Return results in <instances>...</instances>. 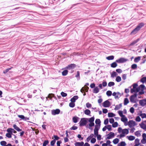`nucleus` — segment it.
<instances>
[{
    "mask_svg": "<svg viewBox=\"0 0 146 146\" xmlns=\"http://www.w3.org/2000/svg\"><path fill=\"white\" fill-rule=\"evenodd\" d=\"M138 85L137 84H134L133 85V88L131 90V93L133 92H137L140 90L143 91L144 88L145 86L143 85H141L139 87H137Z\"/></svg>",
    "mask_w": 146,
    "mask_h": 146,
    "instance_id": "nucleus-1",
    "label": "nucleus"
},
{
    "mask_svg": "<svg viewBox=\"0 0 146 146\" xmlns=\"http://www.w3.org/2000/svg\"><path fill=\"white\" fill-rule=\"evenodd\" d=\"M129 129H122V128L119 127L118 129V131L119 133H121L119 135H118L117 137L119 138L125 137L126 135L128 134L129 133Z\"/></svg>",
    "mask_w": 146,
    "mask_h": 146,
    "instance_id": "nucleus-2",
    "label": "nucleus"
},
{
    "mask_svg": "<svg viewBox=\"0 0 146 146\" xmlns=\"http://www.w3.org/2000/svg\"><path fill=\"white\" fill-rule=\"evenodd\" d=\"M88 119L86 118H82L80 121V126H84L86 125L87 123V120H88Z\"/></svg>",
    "mask_w": 146,
    "mask_h": 146,
    "instance_id": "nucleus-3",
    "label": "nucleus"
},
{
    "mask_svg": "<svg viewBox=\"0 0 146 146\" xmlns=\"http://www.w3.org/2000/svg\"><path fill=\"white\" fill-rule=\"evenodd\" d=\"M128 60L124 58H121L116 60V62L118 63H122L128 61Z\"/></svg>",
    "mask_w": 146,
    "mask_h": 146,
    "instance_id": "nucleus-4",
    "label": "nucleus"
},
{
    "mask_svg": "<svg viewBox=\"0 0 146 146\" xmlns=\"http://www.w3.org/2000/svg\"><path fill=\"white\" fill-rule=\"evenodd\" d=\"M137 123L132 120H129L128 122V126L129 127H131L137 125Z\"/></svg>",
    "mask_w": 146,
    "mask_h": 146,
    "instance_id": "nucleus-5",
    "label": "nucleus"
},
{
    "mask_svg": "<svg viewBox=\"0 0 146 146\" xmlns=\"http://www.w3.org/2000/svg\"><path fill=\"white\" fill-rule=\"evenodd\" d=\"M88 121L90 123L89 125L90 127L94 126V117H92L89 119Z\"/></svg>",
    "mask_w": 146,
    "mask_h": 146,
    "instance_id": "nucleus-6",
    "label": "nucleus"
},
{
    "mask_svg": "<svg viewBox=\"0 0 146 146\" xmlns=\"http://www.w3.org/2000/svg\"><path fill=\"white\" fill-rule=\"evenodd\" d=\"M137 94H136L131 96L130 98V101L132 103H135L136 102V98L137 97Z\"/></svg>",
    "mask_w": 146,
    "mask_h": 146,
    "instance_id": "nucleus-7",
    "label": "nucleus"
},
{
    "mask_svg": "<svg viewBox=\"0 0 146 146\" xmlns=\"http://www.w3.org/2000/svg\"><path fill=\"white\" fill-rule=\"evenodd\" d=\"M112 95L114 96L115 98V99H118L121 96V94L119 92H114L112 94Z\"/></svg>",
    "mask_w": 146,
    "mask_h": 146,
    "instance_id": "nucleus-8",
    "label": "nucleus"
},
{
    "mask_svg": "<svg viewBox=\"0 0 146 146\" xmlns=\"http://www.w3.org/2000/svg\"><path fill=\"white\" fill-rule=\"evenodd\" d=\"M60 110L59 109H56V110H52V114L53 115H55L56 114H58L60 113Z\"/></svg>",
    "mask_w": 146,
    "mask_h": 146,
    "instance_id": "nucleus-9",
    "label": "nucleus"
},
{
    "mask_svg": "<svg viewBox=\"0 0 146 146\" xmlns=\"http://www.w3.org/2000/svg\"><path fill=\"white\" fill-rule=\"evenodd\" d=\"M115 136V134L114 133L111 132L107 135V139H110L114 137Z\"/></svg>",
    "mask_w": 146,
    "mask_h": 146,
    "instance_id": "nucleus-10",
    "label": "nucleus"
},
{
    "mask_svg": "<svg viewBox=\"0 0 146 146\" xmlns=\"http://www.w3.org/2000/svg\"><path fill=\"white\" fill-rule=\"evenodd\" d=\"M110 102L108 100L105 101L103 103V106L105 108L108 107L110 106Z\"/></svg>",
    "mask_w": 146,
    "mask_h": 146,
    "instance_id": "nucleus-11",
    "label": "nucleus"
},
{
    "mask_svg": "<svg viewBox=\"0 0 146 146\" xmlns=\"http://www.w3.org/2000/svg\"><path fill=\"white\" fill-rule=\"evenodd\" d=\"M143 139L141 141V142L143 144H145L146 140V134L143 133L142 134Z\"/></svg>",
    "mask_w": 146,
    "mask_h": 146,
    "instance_id": "nucleus-12",
    "label": "nucleus"
},
{
    "mask_svg": "<svg viewBox=\"0 0 146 146\" xmlns=\"http://www.w3.org/2000/svg\"><path fill=\"white\" fill-rule=\"evenodd\" d=\"M144 122L146 123V121H145L144 122H142L139 124V125L141 128L146 130V124L144 123Z\"/></svg>",
    "mask_w": 146,
    "mask_h": 146,
    "instance_id": "nucleus-13",
    "label": "nucleus"
},
{
    "mask_svg": "<svg viewBox=\"0 0 146 146\" xmlns=\"http://www.w3.org/2000/svg\"><path fill=\"white\" fill-rule=\"evenodd\" d=\"M141 60L142 62V56H138L135 58L134 60V61L135 63H137L140 60Z\"/></svg>",
    "mask_w": 146,
    "mask_h": 146,
    "instance_id": "nucleus-14",
    "label": "nucleus"
},
{
    "mask_svg": "<svg viewBox=\"0 0 146 146\" xmlns=\"http://www.w3.org/2000/svg\"><path fill=\"white\" fill-rule=\"evenodd\" d=\"M140 104L142 106H144L146 104V100H143L139 101Z\"/></svg>",
    "mask_w": 146,
    "mask_h": 146,
    "instance_id": "nucleus-15",
    "label": "nucleus"
},
{
    "mask_svg": "<svg viewBox=\"0 0 146 146\" xmlns=\"http://www.w3.org/2000/svg\"><path fill=\"white\" fill-rule=\"evenodd\" d=\"M121 120L123 122H125L127 121L128 119L127 117L125 115H124L121 117Z\"/></svg>",
    "mask_w": 146,
    "mask_h": 146,
    "instance_id": "nucleus-16",
    "label": "nucleus"
},
{
    "mask_svg": "<svg viewBox=\"0 0 146 146\" xmlns=\"http://www.w3.org/2000/svg\"><path fill=\"white\" fill-rule=\"evenodd\" d=\"M139 30L137 27L131 33V34L135 35L137 33Z\"/></svg>",
    "mask_w": 146,
    "mask_h": 146,
    "instance_id": "nucleus-17",
    "label": "nucleus"
},
{
    "mask_svg": "<svg viewBox=\"0 0 146 146\" xmlns=\"http://www.w3.org/2000/svg\"><path fill=\"white\" fill-rule=\"evenodd\" d=\"M78 97L77 96H74L70 100V101L72 102H75L76 100L78 99Z\"/></svg>",
    "mask_w": 146,
    "mask_h": 146,
    "instance_id": "nucleus-18",
    "label": "nucleus"
},
{
    "mask_svg": "<svg viewBox=\"0 0 146 146\" xmlns=\"http://www.w3.org/2000/svg\"><path fill=\"white\" fill-rule=\"evenodd\" d=\"M79 119V117L76 116L72 118L73 121L74 123H76Z\"/></svg>",
    "mask_w": 146,
    "mask_h": 146,
    "instance_id": "nucleus-19",
    "label": "nucleus"
},
{
    "mask_svg": "<svg viewBox=\"0 0 146 146\" xmlns=\"http://www.w3.org/2000/svg\"><path fill=\"white\" fill-rule=\"evenodd\" d=\"M7 131L9 133L13 132L14 133H17V131L15 130L14 129L11 128L8 129L7 130Z\"/></svg>",
    "mask_w": 146,
    "mask_h": 146,
    "instance_id": "nucleus-20",
    "label": "nucleus"
},
{
    "mask_svg": "<svg viewBox=\"0 0 146 146\" xmlns=\"http://www.w3.org/2000/svg\"><path fill=\"white\" fill-rule=\"evenodd\" d=\"M18 117L21 119L25 120L29 119L28 118L26 117H25L23 115H18Z\"/></svg>",
    "mask_w": 146,
    "mask_h": 146,
    "instance_id": "nucleus-21",
    "label": "nucleus"
},
{
    "mask_svg": "<svg viewBox=\"0 0 146 146\" xmlns=\"http://www.w3.org/2000/svg\"><path fill=\"white\" fill-rule=\"evenodd\" d=\"M75 67V64H70L66 67V68L68 69H72L74 68Z\"/></svg>",
    "mask_w": 146,
    "mask_h": 146,
    "instance_id": "nucleus-22",
    "label": "nucleus"
},
{
    "mask_svg": "<svg viewBox=\"0 0 146 146\" xmlns=\"http://www.w3.org/2000/svg\"><path fill=\"white\" fill-rule=\"evenodd\" d=\"M144 24L143 23H139L138 26L137 27L139 29V30L144 26Z\"/></svg>",
    "mask_w": 146,
    "mask_h": 146,
    "instance_id": "nucleus-23",
    "label": "nucleus"
},
{
    "mask_svg": "<svg viewBox=\"0 0 146 146\" xmlns=\"http://www.w3.org/2000/svg\"><path fill=\"white\" fill-rule=\"evenodd\" d=\"M127 138L130 141H132L135 139V137L131 135L130 136H127Z\"/></svg>",
    "mask_w": 146,
    "mask_h": 146,
    "instance_id": "nucleus-24",
    "label": "nucleus"
},
{
    "mask_svg": "<svg viewBox=\"0 0 146 146\" xmlns=\"http://www.w3.org/2000/svg\"><path fill=\"white\" fill-rule=\"evenodd\" d=\"M94 136V135L93 134H92L90 135L86 139V141L89 142L90 140L93 138Z\"/></svg>",
    "mask_w": 146,
    "mask_h": 146,
    "instance_id": "nucleus-25",
    "label": "nucleus"
},
{
    "mask_svg": "<svg viewBox=\"0 0 146 146\" xmlns=\"http://www.w3.org/2000/svg\"><path fill=\"white\" fill-rule=\"evenodd\" d=\"M122 106V104H120L119 105H116L114 108L115 110H117L120 109Z\"/></svg>",
    "mask_w": 146,
    "mask_h": 146,
    "instance_id": "nucleus-26",
    "label": "nucleus"
},
{
    "mask_svg": "<svg viewBox=\"0 0 146 146\" xmlns=\"http://www.w3.org/2000/svg\"><path fill=\"white\" fill-rule=\"evenodd\" d=\"M126 144L125 142L121 141L118 144V146H125Z\"/></svg>",
    "mask_w": 146,
    "mask_h": 146,
    "instance_id": "nucleus-27",
    "label": "nucleus"
},
{
    "mask_svg": "<svg viewBox=\"0 0 146 146\" xmlns=\"http://www.w3.org/2000/svg\"><path fill=\"white\" fill-rule=\"evenodd\" d=\"M146 61V55H144V56H142V62L141 64H143L145 63Z\"/></svg>",
    "mask_w": 146,
    "mask_h": 146,
    "instance_id": "nucleus-28",
    "label": "nucleus"
},
{
    "mask_svg": "<svg viewBox=\"0 0 146 146\" xmlns=\"http://www.w3.org/2000/svg\"><path fill=\"white\" fill-rule=\"evenodd\" d=\"M84 143L83 142H76L75 143V145L76 146H83Z\"/></svg>",
    "mask_w": 146,
    "mask_h": 146,
    "instance_id": "nucleus-29",
    "label": "nucleus"
},
{
    "mask_svg": "<svg viewBox=\"0 0 146 146\" xmlns=\"http://www.w3.org/2000/svg\"><path fill=\"white\" fill-rule=\"evenodd\" d=\"M99 91L98 88L97 87H95L94 89L93 92L95 93H97L99 92Z\"/></svg>",
    "mask_w": 146,
    "mask_h": 146,
    "instance_id": "nucleus-30",
    "label": "nucleus"
},
{
    "mask_svg": "<svg viewBox=\"0 0 146 146\" xmlns=\"http://www.w3.org/2000/svg\"><path fill=\"white\" fill-rule=\"evenodd\" d=\"M90 113H91L90 111L88 109L84 111V113L85 114L87 115H90Z\"/></svg>",
    "mask_w": 146,
    "mask_h": 146,
    "instance_id": "nucleus-31",
    "label": "nucleus"
},
{
    "mask_svg": "<svg viewBox=\"0 0 146 146\" xmlns=\"http://www.w3.org/2000/svg\"><path fill=\"white\" fill-rule=\"evenodd\" d=\"M119 141V140L118 139L116 138L113 140V142L114 144H116L118 143Z\"/></svg>",
    "mask_w": 146,
    "mask_h": 146,
    "instance_id": "nucleus-32",
    "label": "nucleus"
},
{
    "mask_svg": "<svg viewBox=\"0 0 146 146\" xmlns=\"http://www.w3.org/2000/svg\"><path fill=\"white\" fill-rule=\"evenodd\" d=\"M129 102L128 99L127 98H125L124 99V105H127Z\"/></svg>",
    "mask_w": 146,
    "mask_h": 146,
    "instance_id": "nucleus-33",
    "label": "nucleus"
},
{
    "mask_svg": "<svg viewBox=\"0 0 146 146\" xmlns=\"http://www.w3.org/2000/svg\"><path fill=\"white\" fill-rule=\"evenodd\" d=\"M68 73V71L66 70H64L62 72V74L63 76H65L67 75Z\"/></svg>",
    "mask_w": 146,
    "mask_h": 146,
    "instance_id": "nucleus-34",
    "label": "nucleus"
},
{
    "mask_svg": "<svg viewBox=\"0 0 146 146\" xmlns=\"http://www.w3.org/2000/svg\"><path fill=\"white\" fill-rule=\"evenodd\" d=\"M114 57L113 56H110L106 57V59L108 60H112L114 59Z\"/></svg>",
    "mask_w": 146,
    "mask_h": 146,
    "instance_id": "nucleus-35",
    "label": "nucleus"
},
{
    "mask_svg": "<svg viewBox=\"0 0 146 146\" xmlns=\"http://www.w3.org/2000/svg\"><path fill=\"white\" fill-rule=\"evenodd\" d=\"M100 125H96L95 126V128L94 130L98 131L100 128Z\"/></svg>",
    "mask_w": 146,
    "mask_h": 146,
    "instance_id": "nucleus-36",
    "label": "nucleus"
},
{
    "mask_svg": "<svg viewBox=\"0 0 146 146\" xmlns=\"http://www.w3.org/2000/svg\"><path fill=\"white\" fill-rule=\"evenodd\" d=\"M108 115L109 117H112L115 116V115L113 113H108Z\"/></svg>",
    "mask_w": 146,
    "mask_h": 146,
    "instance_id": "nucleus-37",
    "label": "nucleus"
},
{
    "mask_svg": "<svg viewBox=\"0 0 146 146\" xmlns=\"http://www.w3.org/2000/svg\"><path fill=\"white\" fill-rule=\"evenodd\" d=\"M101 121L99 119H96L95 120V123L96 124L100 125Z\"/></svg>",
    "mask_w": 146,
    "mask_h": 146,
    "instance_id": "nucleus-38",
    "label": "nucleus"
},
{
    "mask_svg": "<svg viewBox=\"0 0 146 146\" xmlns=\"http://www.w3.org/2000/svg\"><path fill=\"white\" fill-rule=\"evenodd\" d=\"M135 135L137 137H140L141 135V134L139 131H137L135 132Z\"/></svg>",
    "mask_w": 146,
    "mask_h": 146,
    "instance_id": "nucleus-39",
    "label": "nucleus"
},
{
    "mask_svg": "<svg viewBox=\"0 0 146 146\" xmlns=\"http://www.w3.org/2000/svg\"><path fill=\"white\" fill-rule=\"evenodd\" d=\"M108 86L109 87H111L114 86L115 85V83L113 82H109L108 84Z\"/></svg>",
    "mask_w": 146,
    "mask_h": 146,
    "instance_id": "nucleus-40",
    "label": "nucleus"
},
{
    "mask_svg": "<svg viewBox=\"0 0 146 146\" xmlns=\"http://www.w3.org/2000/svg\"><path fill=\"white\" fill-rule=\"evenodd\" d=\"M116 81L117 82H119L121 81V78L120 76H118L116 78Z\"/></svg>",
    "mask_w": 146,
    "mask_h": 146,
    "instance_id": "nucleus-41",
    "label": "nucleus"
},
{
    "mask_svg": "<svg viewBox=\"0 0 146 146\" xmlns=\"http://www.w3.org/2000/svg\"><path fill=\"white\" fill-rule=\"evenodd\" d=\"M75 106V104L74 102H71L69 104V106L71 108H73Z\"/></svg>",
    "mask_w": 146,
    "mask_h": 146,
    "instance_id": "nucleus-42",
    "label": "nucleus"
},
{
    "mask_svg": "<svg viewBox=\"0 0 146 146\" xmlns=\"http://www.w3.org/2000/svg\"><path fill=\"white\" fill-rule=\"evenodd\" d=\"M106 94L108 96H110L112 94V92L111 91H108L106 92Z\"/></svg>",
    "mask_w": 146,
    "mask_h": 146,
    "instance_id": "nucleus-43",
    "label": "nucleus"
},
{
    "mask_svg": "<svg viewBox=\"0 0 146 146\" xmlns=\"http://www.w3.org/2000/svg\"><path fill=\"white\" fill-rule=\"evenodd\" d=\"M118 123L117 122H114L113 123L112 126L113 127H117L118 126Z\"/></svg>",
    "mask_w": 146,
    "mask_h": 146,
    "instance_id": "nucleus-44",
    "label": "nucleus"
},
{
    "mask_svg": "<svg viewBox=\"0 0 146 146\" xmlns=\"http://www.w3.org/2000/svg\"><path fill=\"white\" fill-rule=\"evenodd\" d=\"M107 129H108V131H110L111 130V125H108L106 126Z\"/></svg>",
    "mask_w": 146,
    "mask_h": 146,
    "instance_id": "nucleus-45",
    "label": "nucleus"
},
{
    "mask_svg": "<svg viewBox=\"0 0 146 146\" xmlns=\"http://www.w3.org/2000/svg\"><path fill=\"white\" fill-rule=\"evenodd\" d=\"M117 75V73L115 72H113L111 74V77L114 78L115 76H116Z\"/></svg>",
    "mask_w": 146,
    "mask_h": 146,
    "instance_id": "nucleus-46",
    "label": "nucleus"
},
{
    "mask_svg": "<svg viewBox=\"0 0 146 146\" xmlns=\"http://www.w3.org/2000/svg\"><path fill=\"white\" fill-rule=\"evenodd\" d=\"M0 144L1 145L4 146L6 145L7 143L5 141H2L0 142Z\"/></svg>",
    "mask_w": 146,
    "mask_h": 146,
    "instance_id": "nucleus-47",
    "label": "nucleus"
},
{
    "mask_svg": "<svg viewBox=\"0 0 146 146\" xmlns=\"http://www.w3.org/2000/svg\"><path fill=\"white\" fill-rule=\"evenodd\" d=\"M135 145H138V146H139L140 144L139 140L136 139L135 140Z\"/></svg>",
    "mask_w": 146,
    "mask_h": 146,
    "instance_id": "nucleus-48",
    "label": "nucleus"
},
{
    "mask_svg": "<svg viewBox=\"0 0 146 146\" xmlns=\"http://www.w3.org/2000/svg\"><path fill=\"white\" fill-rule=\"evenodd\" d=\"M96 139L94 138L93 137V138H92L91 139L90 142L92 143H95V142H96Z\"/></svg>",
    "mask_w": 146,
    "mask_h": 146,
    "instance_id": "nucleus-49",
    "label": "nucleus"
},
{
    "mask_svg": "<svg viewBox=\"0 0 146 146\" xmlns=\"http://www.w3.org/2000/svg\"><path fill=\"white\" fill-rule=\"evenodd\" d=\"M118 113L120 117H122L124 116L123 114V111H118Z\"/></svg>",
    "mask_w": 146,
    "mask_h": 146,
    "instance_id": "nucleus-50",
    "label": "nucleus"
},
{
    "mask_svg": "<svg viewBox=\"0 0 146 146\" xmlns=\"http://www.w3.org/2000/svg\"><path fill=\"white\" fill-rule=\"evenodd\" d=\"M135 120L137 122H140L141 121V119L139 116H137L136 117Z\"/></svg>",
    "mask_w": 146,
    "mask_h": 146,
    "instance_id": "nucleus-51",
    "label": "nucleus"
},
{
    "mask_svg": "<svg viewBox=\"0 0 146 146\" xmlns=\"http://www.w3.org/2000/svg\"><path fill=\"white\" fill-rule=\"evenodd\" d=\"M140 115L142 118H146V114L145 113H141Z\"/></svg>",
    "mask_w": 146,
    "mask_h": 146,
    "instance_id": "nucleus-52",
    "label": "nucleus"
},
{
    "mask_svg": "<svg viewBox=\"0 0 146 146\" xmlns=\"http://www.w3.org/2000/svg\"><path fill=\"white\" fill-rule=\"evenodd\" d=\"M49 142L48 140L45 141L44 142L43 146H46V145Z\"/></svg>",
    "mask_w": 146,
    "mask_h": 146,
    "instance_id": "nucleus-53",
    "label": "nucleus"
},
{
    "mask_svg": "<svg viewBox=\"0 0 146 146\" xmlns=\"http://www.w3.org/2000/svg\"><path fill=\"white\" fill-rule=\"evenodd\" d=\"M6 136L9 138H11L12 137L11 133H6Z\"/></svg>",
    "mask_w": 146,
    "mask_h": 146,
    "instance_id": "nucleus-54",
    "label": "nucleus"
},
{
    "mask_svg": "<svg viewBox=\"0 0 146 146\" xmlns=\"http://www.w3.org/2000/svg\"><path fill=\"white\" fill-rule=\"evenodd\" d=\"M11 68H9L6 69L5 70L3 71V73L5 74L7 73L9 70L11 69Z\"/></svg>",
    "mask_w": 146,
    "mask_h": 146,
    "instance_id": "nucleus-55",
    "label": "nucleus"
},
{
    "mask_svg": "<svg viewBox=\"0 0 146 146\" xmlns=\"http://www.w3.org/2000/svg\"><path fill=\"white\" fill-rule=\"evenodd\" d=\"M56 142V140L54 139L53 140L51 141L50 142V145L52 146H53Z\"/></svg>",
    "mask_w": 146,
    "mask_h": 146,
    "instance_id": "nucleus-56",
    "label": "nucleus"
},
{
    "mask_svg": "<svg viewBox=\"0 0 146 146\" xmlns=\"http://www.w3.org/2000/svg\"><path fill=\"white\" fill-rule=\"evenodd\" d=\"M61 95H62V97H66L67 96V94H66L65 93H64L63 92H61Z\"/></svg>",
    "mask_w": 146,
    "mask_h": 146,
    "instance_id": "nucleus-57",
    "label": "nucleus"
},
{
    "mask_svg": "<svg viewBox=\"0 0 146 146\" xmlns=\"http://www.w3.org/2000/svg\"><path fill=\"white\" fill-rule=\"evenodd\" d=\"M94 137H96V136L98 135V131L94 130Z\"/></svg>",
    "mask_w": 146,
    "mask_h": 146,
    "instance_id": "nucleus-58",
    "label": "nucleus"
},
{
    "mask_svg": "<svg viewBox=\"0 0 146 146\" xmlns=\"http://www.w3.org/2000/svg\"><path fill=\"white\" fill-rule=\"evenodd\" d=\"M97 137V139L98 140H100L101 139V136L100 135L98 134L96 136Z\"/></svg>",
    "mask_w": 146,
    "mask_h": 146,
    "instance_id": "nucleus-59",
    "label": "nucleus"
},
{
    "mask_svg": "<svg viewBox=\"0 0 146 146\" xmlns=\"http://www.w3.org/2000/svg\"><path fill=\"white\" fill-rule=\"evenodd\" d=\"M108 122H109L108 119L107 118L104 120V123L105 125H107L108 123Z\"/></svg>",
    "mask_w": 146,
    "mask_h": 146,
    "instance_id": "nucleus-60",
    "label": "nucleus"
},
{
    "mask_svg": "<svg viewBox=\"0 0 146 146\" xmlns=\"http://www.w3.org/2000/svg\"><path fill=\"white\" fill-rule=\"evenodd\" d=\"M130 111L132 113L134 112V109L133 107L131 108L130 109Z\"/></svg>",
    "mask_w": 146,
    "mask_h": 146,
    "instance_id": "nucleus-61",
    "label": "nucleus"
},
{
    "mask_svg": "<svg viewBox=\"0 0 146 146\" xmlns=\"http://www.w3.org/2000/svg\"><path fill=\"white\" fill-rule=\"evenodd\" d=\"M86 106L87 108H89L91 107L92 105L89 103H87L86 104Z\"/></svg>",
    "mask_w": 146,
    "mask_h": 146,
    "instance_id": "nucleus-62",
    "label": "nucleus"
},
{
    "mask_svg": "<svg viewBox=\"0 0 146 146\" xmlns=\"http://www.w3.org/2000/svg\"><path fill=\"white\" fill-rule=\"evenodd\" d=\"M141 81L143 83H144L146 81V78L143 77L141 80Z\"/></svg>",
    "mask_w": 146,
    "mask_h": 146,
    "instance_id": "nucleus-63",
    "label": "nucleus"
},
{
    "mask_svg": "<svg viewBox=\"0 0 146 146\" xmlns=\"http://www.w3.org/2000/svg\"><path fill=\"white\" fill-rule=\"evenodd\" d=\"M114 119L113 118H110L109 119V122L111 123H113L114 122Z\"/></svg>",
    "mask_w": 146,
    "mask_h": 146,
    "instance_id": "nucleus-64",
    "label": "nucleus"
}]
</instances>
